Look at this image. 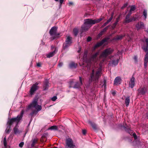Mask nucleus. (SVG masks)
<instances>
[{"instance_id": "412c9836", "label": "nucleus", "mask_w": 148, "mask_h": 148, "mask_svg": "<svg viewBox=\"0 0 148 148\" xmlns=\"http://www.w3.org/2000/svg\"><path fill=\"white\" fill-rule=\"evenodd\" d=\"M147 10L146 9H144L143 12V18L144 20H145L147 18Z\"/></svg>"}, {"instance_id": "39448f33", "label": "nucleus", "mask_w": 148, "mask_h": 148, "mask_svg": "<svg viewBox=\"0 0 148 148\" xmlns=\"http://www.w3.org/2000/svg\"><path fill=\"white\" fill-rule=\"evenodd\" d=\"M57 27H53L49 31L50 39L51 40L57 39L59 37L60 34L57 32Z\"/></svg>"}, {"instance_id": "5701e85b", "label": "nucleus", "mask_w": 148, "mask_h": 148, "mask_svg": "<svg viewBox=\"0 0 148 148\" xmlns=\"http://www.w3.org/2000/svg\"><path fill=\"white\" fill-rule=\"evenodd\" d=\"M123 127L126 131L127 132L131 134L133 133V131L131 130L128 127H127L123 126Z\"/></svg>"}, {"instance_id": "680f3d73", "label": "nucleus", "mask_w": 148, "mask_h": 148, "mask_svg": "<svg viewBox=\"0 0 148 148\" xmlns=\"http://www.w3.org/2000/svg\"><path fill=\"white\" fill-rule=\"evenodd\" d=\"M30 122H29V125H29L30 124Z\"/></svg>"}, {"instance_id": "c756f323", "label": "nucleus", "mask_w": 148, "mask_h": 148, "mask_svg": "<svg viewBox=\"0 0 148 148\" xmlns=\"http://www.w3.org/2000/svg\"><path fill=\"white\" fill-rule=\"evenodd\" d=\"M3 142L4 147H6L7 146L6 139V136H5L4 138Z\"/></svg>"}, {"instance_id": "e2e57ef3", "label": "nucleus", "mask_w": 148, "mask_h": 148, "mask_svg": "<svg viewBox=\"0 0 148 148\" xmlns=\"http://www.w3.org/2000/svg\"><path fill=\"white\" fill-rule=\"evenodd\" d=\"M54 148H57L56 147H54Z\"/></svg>"}, {"instance_id": "4d7b16f0", "label": "nucleus", "mask_w": 148, "mask_h": 148, "mask_svg": "<svg viewBox=\"0 0 148 148\" xmlns=\"http://www.w3.org/2000/svg\"><path fill=\"white\" fill-rule=\"evenodd\" d=\"M146 117L148 119V113H147V114Z\"/></svg>"}, {"instance_id": "473e14b6", "label": "nucleus", "mask_w": 148, "mask_h": 148, "mask_svg": "<svg viewBox=\"0 0 148 148\" xmlns=\"http://www.w3.org/2000/svg\"><path fill=\"white\" fill-rule=\"evenodd\" d=\"M136 9V7L134 5H132L131 7V8L130 10V12L134 11Z\"/></svg>"}, {"instance_id": "052dcab7", "label": "nucleus", "mask_w": 148, "mask_h": 148, "mask_svg": "<svg viewBox=\"0 0 148 148\" xmlns=\"http://www.w3.org/2000/svg\"><path fill=\"white\" fill-rule=\"evenodd\" d=\"M55 1H59V0H55Z\"/></svg>"}, {"instance_id": "49530a36", "label": "nucleus", "mask_w": 148, "mask_h": 148, "mask_svg": "<svg viewBox=\"0 0 148 148\" xmlns=\"http://www.w3.org/2000/svg\"><path fill=\"white\" fill-rule=\"evenodd\" d=\"M86 131L85 130H82V133L83 134L85 135L86 134Z\"/></svg>"}, {"instance_id": "f03ea898", "label": "nucleus", "mask_w": 148, "mask_h": 148, "mask_svg": "<svg viewBox=\"0 0 148 148\" xmlns=\"http://www.w3.org/2000/svg\"><path fill=\"white\" fill-rule=\"evenodd\" d=\"M24 111L23 110L21 111L19 115H18L16 117L12 118L9 120L7 122L8 126L5 130L6 134H8L11 131V127L14 124H17L19 123L23 117Z\"/></svg>"}, {"instance_id": "5fc2aeb1", "label": "nucleus", "mask_w": 148, "mask_h": 148, "mask_svg": "<svg viewBox=\"0 0 148 148\" xmlns=\"http://www.w3.org/2000/svg\"><path fill=\"white\" fill-rule=\"evenodd\" d=\"M145 31L148 34V27L145 30Z\"/></svg>"}, {"instance_id": "864d4df0", "label": "nucleus", "mask_w": 148, "mask_h": 148, "mask_svg": "<svg viewBox=\"0 0 148 148\" xmlns=\"http://www.w3.org/2000/svg\"><path fill=\"white\" fill-rule=\"evenodd\" d=\"M110 21L109 20H108L106 22V23H107V24H108L109 22H110Z\"/></svg>"}, {"instance_id": "8fccbe9b", "label": "nucleus", "mask_w": 148, "mask_h": 148, "mask_svg": "<svg viewBox=\"0 0 148 148\" xmlns=\"http://www.w3.org/2000/svg\"><path fill=\"white\" fill-rule=\"evenodd\" d=\"M108 24L106 23V22H105L103 25L102 26V27H104V26H106Z\"/></svg>"}, {"instance_id": "bb28decb", "label": "nucleus", "mask_w": 148, "mask_h": 148, "mask_svg": "<svg viewBox=\"0 0 148 148\" xmlns=\"http://www.w3.org/2000/svg\"><path fill=\"white\" fill-rule=\"evenodd\" d=\"M125 36V35H121L120 36H117L116 37L114 38V40H119L121 39L122 38Z\"/></svg>"}, {"instance_id": "9d476101", "label": "nucleus", "mask_w": 148, "mask_h": 148, "mask_svg": "<svg viewBox=\"0 0 148 148\" xmlns=\"http://www.w3.org/2000/svg\"><path fill=\"white\" fill-rule=\"evenodd\" d=\"M16 126L13 129V132L16 135H19L23 131V129L22 128H18V124H15Z\"/></svg>"}, {"instance_id": "1a4fd4ad", "label": "nucleus", "mask_w": 148, "mask_h": 148, "mask_svg": "<svg viewBox=\"0 0 148 148\" xmlns=\"http://www.w3.org/2000/svg\"><path fill=\"white\" fill-rule=\"evenodd\" d=\"M84 21V24L87 25L90 27L92 25L95 24V21L91 18H88L85 19Z\"/></svg>"}, {"instance_id": "9b49d317", "label": "nucleus", "mask_w": 148, "mask_h": 148, "mask_svg": "<svg viewBox=\"0 0 148 148\" xmlns=\"http://www.w3.org/2000/svg\"><path fill=\"white\" fill-rule=\"evenodd\" d=\"M134 75L133 74L130 78L129 83V87L131 88H133L136 84L135 78Z\"/></svg>"}, {"instance_id": "4c0bfd02", "label": "nucleus", "mask_w": 148, "mask_h": 148, "mask_svg": "<svg viewBox=\"0 0 148 148\" xmlns=\"http://www.w3.org/2000/svg\"><path fill=\"white\" fill-rule=\"evenodd\" d=\"M91 40L92 38L90 36H88L87 39V41L88 42H89L91 41Z\"/></svg>"}, {"instance_id": "c03bdc74", "label": "nucleus", "mask_w": 148, "mask_h": 148, "mask_svg": "<svg viewBox=\"0 0 148 148\" xmlns=\"http://www.w3.org/2000/svg\"><path fill=\"white\" fill-rule=\"evenodd\" d=\"M127 3H126L121 8L123 9V8H124L126 7L127 6Z\"/></svg>"}, {"instance_id": "a211bd4d", "label": "nucleus", "mask_w": 148, "mask_h": 148, "mask_svg": "<svg viewBox=\"0 0 148 148\" xmlns=\"http://www.w3.org/2000/svg\"><path fill=\"white\" fill-rule=\"evenodd\" d=\"M49 87V82L48 81V80H46L44 82L43 84V90H47L48 89Z\"/></svg>"}, {"instance_id": "6e6d98bb", "label": "nucleus", "mask_w": 148, "mask_h": 148, "mask_svg": "<svg viewBox=\"0 0 148 148\" xmlns=\"http://www.w3.org/2000/svg\"><path fill=\"white\" fill-rule=\"evenodd\" d=\"M12 134H10L9 137V138H10V137H12Z\"/></svg>"}, {"instance_id": "ddd939ff", "label": "nucleus", "mask_w": 148, "mask_h": 148, "mask_svg": "<svg viewBox=\"0 0 148 148\" xmlns=\"http://www.w3.org/2000/svg\"><path fill=\"white\" fill-rule=\"evenodd\" d=\"M136 27L137 30H139L141 29L145 28L144 23L141 21L138 22L136 25Z\"/></svg>"}, {"instance_id": "0eeeda50", "label": "nucleus", "mask_w": 148, "mask_h": 148, "mask_svg": "<svg viewBox=\"0 0 148 148\" xmlns=\"http://www.w3.org/2000/svg\"><path fill=\"white\" fill-rule=\"evenodd\" d=\"M66 146L69 148H75V146L73 140L70 138L66 140Z\"/></svg>"}, {"instance_id": "2f4dec72", "label": "nucleus", "mask_w": 148, "mask_h": 148, "mask_svg": "<svg viewBox=\"0 0 148 148\" xmlns=\"http://www.w3.org/2000/svg\"><path fill=\"white\" fill-rule=\"evenodd\" d=\"M37 142V140L36 139H34L32 141V143L31 145V147H33Z\"/></svg>"}, {"instance_id": "6e6552de", "label": "nucleus", "mask_w": 148, "mask_h": 148, "mask_svg": "<svg viewBox=\"0 0 148 148\" xmlns=\"http://www.w3.org/2000/svg\"><path fill=\"white\" fill-rule=\"evenodd\" d=\"M137 91V94L138 95H143L145 94L147 91V89L145 86L141 87L138 89Z\"/></svg>"}, {"instance_id": "c9c22d12", "label": "nucleus", "mask_w": 148, "mask_h": 148, "mask_svg": "<svg viewBox=\"0 0 148 148\" xmlns=\"http://www.w3.org/2000/svg\"><path fill=\"white\" fill-rule=\"evenodd\" d=\"M24 145V142H21L19 143V146L20 147H23V146Z\"/></svg>"}, {"instance_id": "f3484780", "label": "nucleus", "mask_w": 148, "mask_h": 148, "mask_svg": "<svg viewBox=\"0 0 148 148\" xmlns=\"http://www.w3.org/2000/svg\"><path fill=\"white\" fill-rule=\"evenodd\" d=\"M57 51V50L56 48H55L53 51L51 52L46 54L47 57L48 58H50L52 57L56 53Z\"/></svg>"}, {"instance_id": "ea45409f", "label": "nucleus", "mask_w": 148, "mask_h": 148, "mask_svg": "<svg viewBox=\"0 0 148 148\" xmlns=\"http://www.w3.org/2000/svg\"><path fill=\"white\" fill-rule=\"evenodd\" d=\"M108 27H109V26H107L106 27H105L103 30V31H102V32H106V30L108 29Z\"/></svg>"}, {"instance_id": "a18cd8bd", "label": "nucleus", "mask_w": 148, "mask_h": 148, "mask_svg": "<svg viewBox=\"0 0 148 148\" xmlns=\"http://www.w3.org/2000/svg\"><path fill=\"white\" fill-rule=\"evenodd\" d=\"M63 65V63L62 62H60L59 63V64H58V66H59V67H61Z\"/></svg>"}, {"instance_id": "b1692460", "label": "nucleus", "mask_w": 148, "mask_h": 148, "mask_svg": "<svg viewBox=\"0 0 148 148\" xmlns=\"http://www.w3.org/2000/svg\"><path fill=\"white\" fill-rule=\"evenodd\" d=\"M119 60V59H117L116 60H113L112 61V66H115L117 65L118 63Z\"/></svg>"}, {"instance_id": "cd10ccee", "label": "nucleus", "mask_w": 148, "mask_h": 148, "mask_svg": "<svg viewBox=\"0 0 148 148\" xmlns=\"http://www.w3.org/2000/svg\"><path fill=\"white\" fill-rule=\"evenodd\" d=\"M49 129L51 130H57L58 129V127L56 126L53 125L51 126L49 128Z\"/></svg>"}, {"instance_id": "37998d69", "label": "nucleus", "mask_w": 148, "mask_h": 148, "mask_svg": "<svg viewBox=\"0 0 148 148\" xmlns=\"http://www.w3.org/2000/svg\"><path fill=\"white\" fill-rule=\"evenodd\" d=\"M113 13H112L111 14V17L109 19L110 21H111V20H112V19L113 18Z\"/></svg>"}, {"instance_id": "a19ab883", "label": "nucleus", "mask_w": 148, "mask_h": 148, "mask_svg": "<svg viewBox=\"0 0 148 148\" xmlns=\"http://www.w3.org/2000/svg\"><path fill=\"white\" fill-rule=\"evenodd\" d=\"M133 136H134L135 139H136L137 138V137L136 134L135 133H134L132 134Z\"/></svg>"}, {"instance_id": "7c9ffc66", "label": "nucleus", "mask_w": 148, "mask_h": 148, "mask_svg": "<svg viewBox=\"0 0 148 148\" xmlns=\"http://www.w3.org/2000/svg\"><path fill=\"white\" fill-rule=\"evenodd\" d=\"M133 59L135 64H137L138 62V57L136 55L134 56Z\"/></svg>"}, {"instance_id": "3c124183", "label": "nucleus", "mask_w": 148, "mask_h": 148, "mask_svg": "<svg viewBox=\"0 0 148 148\" xmlns=\"http://www.w3.org/2000/svg\"><path fill=\"white\" fill-rule=\"evenodd\" d=\"M73 3L72 2H69V5H73Z\"/></svg>"}, {"instance_id": "58836bf2", "label": "nucleus", "mask_w": 148, "mask_h": 148, "mask_svg": "<svg viewBox=\"0 0 148 148\" xmlns=\"http://www.w3.org/2000/svg\"><path fill=\"white\" fill-rule=\"evenodd\" d=\"M119 22V20L118 19H117L116 21L113 24V25L115 27L116 25Z\"/></svg>"}, {"instance_id": "f8f14e48", "label": "nucleus", "mask_w": 148, "mask_h": 148, "mask_svg": "<svg viewBox=\"0 0 148 148\" xmlns=\"http://www.w3.org/2000/svg\"><path fill=\"white\" fill-rule=\"evenodd\" d=\"M38 83L36 82L35 84L33 85L32 86L29 92L30 94L31 95H33L34 92L38 89Z\"/></svg>"}, {"instance_id": "423d86ee", "label": "nucleus", "mask_w": 148, "mask_h": 148, "mask_svg": "<svg viewBox=\"0 0 148 148\" xmlns=\"http://www.w3.org/2000/svg\"><path fill=\"white\" fill-rule=\"evenodd\" d=\"M72 42V38L70 36H67L63 45V50L67 51L68 47L71 45Z\"/></svg>"}, {"instance_id": "a878e982", "label": "nucleus", "mask_w": 148, "mask_h": 148, "mask_svg": "<svg viewBox=\"0 0 148 148\" xmlns=\"http://www.w3.org/2000/svg\"><path fill=\"white\" fill-rule=\"evenodd\" d=\"M130 101V98L129 96L127 97L125 99V103L127 107L129 104Z\"/></svg>"}, {"instance_id": "79ce46f5", "label": "nucleus", "mask_w": 148, "mask_h": 148, "mask_svg": "<svg viewBox=\"0 0 148 148\" xmlns=\"http://www.w3.org/2000/svg\"><path fill=\"white\" fill-rule=\"evenodd\" d=\"M64 1V0H60V6H61L62 4Z\"/></svg>"}, {"instance_id": "09e8293b", "label": "nucleus", "mask_w": 148, "mask_h": 148, "mask_svg": "<svg viewBox=\"0 0 148 148\" xmlns=\"http://www.w3.org/2000/svg\"><path fill=\"white\" fill-rule=\"evenodd\" d=\"M112 94L113 95H114L116 94V92L115 91H113L112 92Z\"/></svg>"}, {"instance_id": "bf43d9fd", "label": "nucleus", "mask_w": 148, "mask_h": 148, "mask_svg": "<svg viewBox=\"0 0 148 148\" xmlns=\"http://www.w3.org/2000/svg\"><path fill=\"white\" fill-rule=\"evenodd\" d=\"M27 132H26L25 133V134H24V137L25 136V135H26V134H27Z\"/></svg>"}, {"instance_id": "4468645a", "label": "nucleus", "mask_w": 148, "mask_h": 148, "mask_svg": "<svg viewBox=\"0 0 148 148\" xmlns=\"http://www.w3.org/2000/svg\"><path fill=\"white\" fill-rule=\"evenodd\" d=\"M108 39L104 38L103 39L101 42H98L94 47V49L95 50L96 48L102 45L104 42L107 41Z\"/></svg>"}, {"instance_id": "7ed1b4c3", "label": "nucleus", "mask_w": 148, "mask_h": 148, "mask_svg": "<svg viewBox=\"0 0 148 148\" xmlns=\"http://www.w3.org/2000/svg\"><path fill=\"white\" fill-rule=\"evenodd\" d=\"M33 108H35L37 111L36 110H33L32 112L30 114L31 116H32L34 114L36 113L38 111L41 110L42 109L41 106L38 104L37 99H34L32 103L28 106L27 110L32 109Z\"/></svg>"}, {"instance_id": "de8ad7c7", "label": "nucleus", "mask_w": 148, "mask_h": 148, "mask_svg": "<svg viewBox=\"0 0 148 148\" xmlns=\"http://www.w3.org/2000/svg\"><path fill=\"white\" fill-rule=\"evenodd\" d=\"M37 65L38 66L40 67L41 66V64L40 63H37Z\"/></svg>"}, {"instance_id": "2eb2a0df", "label": "nucleus", "mask_w": 148, "mask_h": 148, "mask_svg": "<svg viewBox=\"0 0 148 148\" xmlns=\"http://www.w3.org/2000/svg\"><path fill=\"white\" fill-rule=\"evenodd\" d=\"M79 82H76L74 85V86L73 87L74 88H79V87L82 85L83 84L82 82V80L81 77H79Z\"/></svg>"}, {"instance_id": "20e7f679", "label": "nucleus", "mask_w": 148, "mask_h": 148, "mask_svg": "<svg viewBox=\"0 0 148 148\" xmlns=\"http://www.w3.org/2000/svg\"><path fill=\"white\" fill-rule=\"evenodd\" d=\"M142 41L143 45L142 46V48L145 51L147 52L144 57V68L145 69L147 67L148 62V38H145L142 40Z\"/></svg>"}, {"instance_id": "f257e3e1", "label": "nucleus", "mask_w": 148, "mask_h": 148, "mask_svg": "<svg viewBox=\"0 0 148 148\" xmlns=\"http://www.w3.org/2000/svg\"><path fill=\"white\" fill-rule=\"evenodd\" d=\"M113 49L109 48L105 49L101 53L99 58L97 56L99 54L98 52L94 54L89 60L88 64H93L99 61V67L96 71L94 69L90 70V78L89 79L90 82L92 81L97 82L101 75V66L102 63L105 60L107 56L112 53L113 51Z\"/></svg>"}, {"instance_id": "dca6fc26", "label": "nucleus", "mask_w": 148, "mask_h": 148, "mask_svg": "<svg viewBox=\"0 0 148 148\" xmlns=\"http://www.w3.org/2000/svg\"><path fill=\"white\" fill-rule=\"evenodd\" d=\"M90 28V27L88 26L87 25H85L84 24H84L81 27V31L82 32L86 31L88 30V29Z\"/></svg>"}, {"instance_id": "e433bc0d", "label": "nucleus", "mask_w": 148, "mask_h": 148, "mask_svg": "<svg viewBox=\"0 0 148 148\" xmlns=\"http://www.w3.org/2000/svg\"><path fill=\"white\" fill-rule=\"evenodd\" d=\"M57 99V97L56 96H54L52 97L51 98V100L52 101H54L56 100Z\"/></svg>"}, {"instance_id": "f704fd0d", "label": "nucleus", "mask_w": 148, "mask_h": 148, "mask_svg": "<svg viewBox=\"0 0 148 148\" xmlns=\"http://www.w3.org/2000/svg\"><path fill=\"white\" fill-rule=\"evenodd\" d=\"M131 20H132V22L133 21H135L138 19V18L137 17L133 16L132 18H130Z\"/></svg>"}, {"instance_id": "72a5a7b5", "label": "nucleus", "mask_w": 148, "mask_h": 148, "mask_svg": "<svg viewBox=\"0 0 148 148\" xmlns=\"http://www.w3.org/2000/svg\"><path fill=\"white\" fill-rule=\"evenodd\" d=\"M102 20V18H100L98 19L97 20H94L95 21V24L96 23H98L101 21Z\"/></svg>"}, {"instance_id": "4be33fe9", "label": "nucleus", "mask_w": 148, "mask_h": 148, "mask_svg": "<svg viewBox=\"0 0 148 148\" xmlns=\"http://www.w3.org/2000/svg\"><path fill=\"white\" fill-rule=\"evenodd\" d=\"M88 123L91 125L94 130H97V125L95 123L92 122L90 120L88 121Z\"/></svg>"}, {"instance_id": "c85d7f7f", "label": "nucleus", "mask_w": 148, "mask_h": 148, "mask_svg": "<svg viewBox=\"0 0 148 148\" xmlns=\"http://www.w3.org/2000/svg\"><path fill=\"white\" fill-rule=\"evenodd\" d=\"M78 30L77 28H74L73 30V32L75 36H76L77 35L78 33Z\"/></svg>"}, {"instance_id": "603ef678", "label": "nucleus", "mask_w": 148, "mask_h": 148, "mask_svg": "<svg viewBox=\"0 0 148 148\" xmlns=\"http://www.w3.org/2000/svg\"><path fill=\"white\" fill-rule=\"evenodd\" d=\"M130 12V11L129 12V13L127 15H129V16L130 17V15L132 14V12Z\"/></svg>"}, {"instance_id": "aec40b11", "label": "nucleus", "mask_w": 148, "mask_h": 148, "mask_svg": "<svg viewBox=\"0 0 148 148\" xmlns=\"http://www.w3.org/2000/svg\"><path fill=\"white\" fill-rule=\"evenodd\" d=\"M130 16L129 15H127L125 18V20L123 21V23L125 24L126 23H129L132 22V20L130 18Z\"/></svg>"}, {"instance_id": "6ab92c4d", "label": "nucleus", "mask_w": 148, "mask_h": 148, "mask_svg": "<svg viewBox=\"0 0 148 148\" xmlns=\"http://www.w3.org/2000/svg\"><path fill=\"white\" fill-rule=\"evenodd\" d=\"M121 80V78L119 77H116L114 80V84L117 85L118 84H119L120 83Z\"/></svg>"}, {"instance_id": "13d9d810", "label": "nucleus", "mask_w": 148, "mask_h": 148, "mask_svg": "<svg viewBox=\"0 0 148 148\" xmlns=\"http://www.w3.org/2000/svg\"><path fill=\"white\" fill-rule=\"evenodd\" d=\"M80 50H81V49H80V48H79V50H78V52H80Z\"/></svg>"}, {"instance_id": "393cba45", "label": "nucleus", "mask_w": 148, "mask_h": 148, "mask_svg": "<svg viewBox=\"0 0 148 148\" xmlns=\"http://www.w3.org/2000/svg\"><path fill=\"white\" fill-rule=\"evenodd\" d=\"M77 64L74 62H72L69 64V66L71 69L75 68L76 67Z\"/></svg>"}]
</instances>
